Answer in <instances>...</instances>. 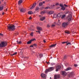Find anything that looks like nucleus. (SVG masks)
I'll return each instance as SVG.
<instances>
[{"mask_svg": "<svg viewBox=\"0 0 79 79\" xmlns=\"http://www.w3.org/2000/svg\"><path fill=\"white\" fill-rule=\"evenodd\" d=\"M7 30H9V31H14L15 29V26L13 24H9L7 26Z\"/></svg>", "mask_w": 79, "mask_h": 79, "instance_id": "1", "label": "nucleus"}, {"mask_svg": "<svg viewBox=\"0 0 79 79\" xmlns=\"http://www.w3.org/2000/svg\"><path fill=\"white\" fill-rule=\"evenodd\" d=\"M69 21H70V20H69L68 22H63L62 23V26L63 27H64V28H65L67 27V26H68L69 24V23H70V22H69Z\"/></svg>", "mask_w": 79, "mask_h": 79, "instance_id": "2", "label": "nucleus"}, {"mask_svg": "<svg viewBox=\"0 0 79 79\" xmlns=\"http://www.w3.org/2000/svg\"><path fill=\"white\" fill-rule=\"evenodd\" d=\"M7 45V42L5 41H2L0 43V47H4Z\"/></svg>", "mask_w": 79, "mask_h": 79, "instance_id": "3", "label": "nucleus"}, {"mask_svg": "<svg viewBox=\"0 0 79 79\" xmlns=\"http://www.w3.org/2000/svg\"><path fill=\"white\" fill-rule=\"evenodd\" d=\"M54 69V67H49L48 69H46L45 70V74H47L48 73V72L52 71H53Z\"/></svg>", "mask_w": 79, "mask_h": 79, "instance_id": "4", "label": "nucleus"}, {"mask_svg": "<svg viewBox=\"0 0 79 79\" xmlns=\"http://www.w3.org/2000/svg\"><path fill=\"white\" fill-rule=\"evenodd\" d=\"M75 75V74L74 73V72H71L69 75V77H73V76H74Z\"/></svg>", "mask_w": 79, "mask_h": 79, "instance_id": "5", "label": "nucleus"}, {"mask_svg": "<svg viewBox=\"0 0 79 79\" xmlns=\"http://www.w3.org/2000/svg\"><path fill=\"white\" fill-rule=\"evenodd\" d=\"M41 77L43 78V79H46V77L45 74L44 73H42L41 74Z\"/></svg>", "mask_w": 79, "mask_h": 79, "instance_id": "6", "label": "nucleus"}, {"mask_svg": "<svg viewBox=\"0 0 79 79\" xmlns=\"http://www.w3.org/2000/svg\"><path fill=\"white\" fill-rule=\"evenodd\" d=\"M60 77V74L55 75H54V79H57Z\"/></svg>", "mask_w": 79, "mask_h": 79, "instance_id": "7", "label": "nucleus"}, {"mask_svg": "<svg viewBox=\"0 0 79 79\" xmlns=\"http://www.w3.org/2000/svg\"><path fill=\"white\" fill-rule=\"evenodd\" d=\"M67 19H68V20H71L73 19H72V15H69L67 17Z\"/></svg>", "mask_w": 79, "mask_h": 79, "instance_id": "8", "label": "nucleus"}, {"mask_svg": "<svg viewBox=\"0 0 79 79\" xmlns=\"http://www.w3.org/2000/svg\"><path fill=\"white\" fill-rule=\"evenodd\" d=\"M62 75L63 76H64L65 77L67 75V73L65 71H62Z\"/></svg>", "mask_w": 79, "mask_h": 79, "instance_id": "9", "label": "nucleus"}, {"mask_svg": "<svg viewBox=\"0 0 79 79\" xmlns=\"http://www.w3.org/2000/svg\"><path fill=\"white\" fill-rule=\"evenodd\" d=\"M55 6V5H53V6H51V7L49 6L46 7L45 8V9H52V8H53V7Z\"/></svg>", "mask_w": 79, "mask_h": 79, "instance_id": "10", "label": "nucleus"}, {"mask_svg": "<svg viewBox=\"0 0 79 79\" xmlns=\"http://www.w3.org/2000/svg\"><path fill=\"white\" fill-rule=\"evenodd\" d=\"M34 40H35V39H33L29 41H28L27 42V44H31V42H32V41H34Z\"/></svg>", "mask_w": 79, "mask_h": 79, "instance_id": "11", "label": "nucleus"}, {"mask_svg": "<svg viewBox=\"0 0 79 79\" xmlns=\"http://www.w3.org/2000/svg\"><path fill=\"white\" fill-rule=\"evenodd\" d=\"M19 10H20V12H22V13H24L25 12V11L26 10L24 9H20Z\"/></svg>", "mask_w": 79, "mask_h": 79, "instance_id": "12", "label": "nucleus"}, {"mask_svg": "<svg viewBox=\"0 0 79 79\" xmlns=\"http://www.w3.org/2000/svg\"><path fill=\"white\" fill-rule=\"evenodd\" d=\"M56 71H58V69H60L61 68V66H60L58 65L56 67Z\"/></svg>", "mask_w": 79, "mask_h": 79, "instance_id": "13", "label": "nucleus"}, {"mask_svg": "<svg viewBox=\"0 0 79 79\" xmlns=\"http://www.w3.org/2000/svg\"><path fill=\"white\" fill-rule=\"evenodd\" d=\"M36 28L37 30H39V31H42V28L41 27H37Z\"/></svg>", "mask_w": 79, "mask_h": 79, "instance_id": "14", "label": "nucleus"}, {"mask_svg": "<svg viewBox=\"0 0 79 79\" xmlns=\"http://www.w3.org/2000/svg\"><path fill=\"white\" fill-rule=\"evenodd\" d=\"M61 16H62V15H61V13L58 14L57 15V18H60Z\"/></svg>", "mask_w": 79, "mask_h": 79, "instance_id": "15", "label": "nucleus"}, {"mask_svg": "<svg viewBox=\"0 0 79 79\" xmlns=\"http://www.w3.org/2000/svg\"><path fill=\"white\" fill-rule=\"evenodd\" d=\"M35 5H36V3H35L33 4L32 7H31L30 9H31V10H32V9H33V8H34L35 7Z\"/></svg>", "mask_w": 79, "mask_h": 79, "instance_id": "16", "label": "nucleus"}, {"mask_svg": "<svg viewBox=\"0 0 79 79\" xmlns=\"http://www.w3.org/2000/svg\"><path fill=\"white\" fill-rule=\"evenodd\" d=\"M53 18H57V15L56 14H55L53 15Z\"/></svg>", "mask_w": 79, "mask_h": 79, "instance_id": "17", "label": "nucleus"}, {"mask_svg": "<svg viewBox=\"0 0 79 79\" xmlns=\"http://www.w3.org/2000/svg\"><path fill=\"white\" fill-rule=\"evenodd\" d=\"M56 44L52 45L50 46H49V48H52L53 47H55V46H56Z\"/></svg>", "mask_w": 79, "mask_h": 79, "instance_id": "18", "label": "nucleus"}, {"mask_svg": "<svg viewBox=\"0 0 79 79\" xmlns=\"http://www.w3.org/2000/svg\"><path fill=\"white\" fill-rule=\"evenodd\" d=\"M39 9H40L39 7H37L35 9V11H38V12H39Z\"/></svg>", "mask_w": 79, "mask_h": 79, "instance_id": "19", "label": "nucleus"}, {"mask_svg": "<svg viewBox=\"0 0 79 79\" xmlns=\"http://www.w3.org/2000/svg\"><path fill=\"white\" fill-rule=\"evenodd\" d=\"M30 30H31V31H34V27L32 26H31Z\"/></svg>", "mask_w": 79, "mask_h": 79, "instance_id": "20", "label": "nucleus"}, {"mask_svg": "<svg viewBox=\"0 0 79 79\" xmlns=\"http://www.w3.org/2000/svg\"><path fill=\"white\" fill-rule=\"evenodd\" d=\"M53 13H54V11H51L49 12L48 13L49 15H52V14H53Z\"/></svg>", "mask_w": 79, "mask_h": 79, "instance_id": "21", "label": "nucleus"}, {"mask_svg": "<svg viewBox=\"0 0 79 79\" xmlns=\"http://www.w3.org/2000/svg\"><path fill=\"white\" fill-rule=\"evenodd\" d=\"M57 24L58 26H60V25H61V22H60V21L59 20L58 21Z\"/></svg>", "mask_w": 79, "mask_h": 79, "instance_id": "22", "label": "nucleus"}, {"mask_svg": "<svg viewBox=\"0 0 79 79\" xmlns=\"http://www.w3.org/2000/svg\"><path fill=\"white\" fill-rule=\"evenodd\" d=\"M45 17H43L40 18V20H45Z\"/></svg>", "mask_w": 79, "mask_h": 79, "instance_id": "23", "label": "nucleus"}, {"mask_svg": "<svg viewBox=\"0 0 79 79\" xmlns=\"http://www.w3.org/2000/svg\"><path fill=\"white\" fill-rule=\"evenodd\" d=\"M61 16H62L61 17V19H64V18H65V17H66V15H62Z\"/></svg>", "mask_w": 79, "mask_h": 79, "instance_id": "24", "label": "nucleus"}, {"mask_svg": "<svg viewBox=\"0 0 79 79\" xmlns=\"http://www.w3.org/2000/svg\"><path fill=\"white\" fill-rule=\"evenodd\" d=\"M45 13H46V11H45V10L42 11V12H41V15H44V14H45Z\"/></svg>", "mask_w": 79, "mask_h": 79, "instance_id": "25", "label": "nucleus"}, {"mask_svg": "<svg viewBox=\"0 0 79 79\" xmlns=\"http://www.w3.org/2000/svg\"><path fill=\"white\" fill-rule=\"evenodd\" d=\"M71 68L69 67L67 68L65 70V71H68L69 70H71Z\"/></svg>", "mask_w": 79, "mask_h": 79, "instance_id": "26", "label": "nucleus"}, {"mask_svg": "<svg viewBox=\"0 0 79 79\" xmlns=\"http://www.w3.org/2000/svg\"><path fill=\"white\" fill-rule=\"evenodd\" d=\"M65 33H66V34H70V32L69 31H65Z\"/></svg>", "mask_w": 79, "mask_h": 79, "instance_id": "27", "label": "nucleus"}, {"mask_svg": "<svg viewBox=\"0 0 79 79\" xmlns=\"http://www.w3.org/2000/svg\"><path fill=\"white\" fill-rule=\"evenodd\" d=\"M3 10V6L2 5L0 6V11H2Z\"/></svg>", "mask_w": 79, "mask_h": 79, "instance_id": "28", "label": "nucleus"}, {"mask_svg": "<svg viewBox=\"0 0 79 79\" xmlns=\"http://www.w3.org/2000/svg\"><path fill=\"white\" fill-rule=\"evenodd\" d=\"M33 13L32 12V11H29L28 12V14L29 15H32V14Z\"/></svg>", "mask_w": 79, "mask_h": 79, "instance_id": "29", "label": "nucleus"}, {"mask_svg": "<svg viewBox=\"0 0 79 79\" xmlns=\"http://www.w3.org/2000/svg\"><path fill=\"white\" fill-rule=\"evenodd\" d=\"M23 2V0H20L19 1L18 3L19 4H20V3H22Z\"/></svg>", "mask_w": 79, "mask_h": 79, "instance_id": "30", "label": "nucleus"}, {"mask_svg": "<svg viewBox=\"0 0 79 79\" xmlns=\"http://www.w3.org/2000/svg\"><path fill=\"white\" fill-rule=\"evenodd\" d=\"M42 5H43V3H42V2H41L39 4V6H42Z\"/></svg>", "mask_w": 79, "mask_h": 79, "instance_id": "31", "label": "nucleus"}, {"mask_svg": "<svg viewBox=\"0 0 79 79\" xmlns=\"http://www.w3.org/2000/svg\"><path fill=\"white\" fill-rule=\"evenodd\" d=\"M61 9L64 10H65V8L64 7V6H63V7H61Z\"/></svg>", "mask_w": 79, "mask_h": 79, "instance_id": "32", "label": "nucleus"}, {"mask_svg": "<svg viewBox=\"0 0 79 79\" xmlns=\"http://www.w3.org/2000/svg\"><path fill=\"white\" fill-rule=\"evenodd\" d=\"M39 56H40V58H42V57L43 55H42L40 54Z\"/></svg>", "mask_w": 79, "mask_h": 79, "instance_id": "33", "label": "nucleus"}, {"mask_svg": "<svg viewBox=\"0 0 79 79\" xmlns=\"http://www.w3.org/2000/svg\"><path fill=\"white\" fill-rule=\"evenodd\" d=\"M22 42L21 41H19V42H18L17 44H21Z\"/></svg>", "mask_w": 79, "mask_h": 79, "instance_id": "34", "label": "nucleus"}, {"mask_svg": "<svg viewBox=\"0 0 79 79\" xmlns=\"http://www.w3.org/2000/svg\"><path fill=\"white\" fill-rule=\"evenodd\" d=\"M67 42H62L61 43L62 44H66V43H67Z\"/></svg>", "mask_w": 79, "mask_h": 79, "instance_id": "35", "label": "nucleus"}, {"mask_svg": "<svg viewBox=\"0 0 79 79\" xmlns=\"http://www.w3.org/2000/svg\"><path fill=\"white\" fill-rule=\"evenodd\" d=\"M30 35H31V36H33V32L31 33Z\"/></svg>", "mask_w": 79, "mask_h": 79, "instance_id": "36", "label": "nucleus"}, {"mask_svg": "<svg viewBox=\"0 0 79 79\" xmlns=\"http://www.w3.org/2000/svg\"><path fill=\"white\" fill-rule=\"evenodd\" d=\"M69 44V45H71V43H66V45H68Z\"/></svg>", "mask_w": 79, "mask_h": 79, "instance_id": "37", "label": "nucleus"}, {"mask_svg": "<svg viewBox=\"0 0 79 79\" xmlns=\"http://www.w3.org/2000/svg\"><path fill=\"white\" fill-rule=\"evenodd\" d=\"M55 25L54 24L52 25V27H55Z\"/></svg>", "mask_w": 79, "mask_h": 79, "instance_id": "38", "label": "nucleus"}, {"mask_svg": "<svg viewBox=\"0 0 79 79\" xmlns=\"http://www.w3.org/2000/svg\"><path fill=\"white\" fill-rule=\"evenodd\" d=\"M60 6H61V7H63V6H63L62 4H60Z\"/></svg>", "mask_w": 79, "mask_h": 79, "instance_id": "39", "label": "nucleus"}, {"mask_svg": "<svg viewBox=\"0 0 79 79\" xmlns=\"http://www.w3.org/2000/svg\"><path fill=\"white\" fill-rule=\"evenodd\" d=\"M0 35L1 36H3V34L2 33H0Z\"/></svg>", "mask_w": 79, "mask_h": 79, "instance_id": "40", "label": "nucleus"}, {"mask_svg": "<svg viewBox=\"0 0 79 79\" xmlns=\"http://www.w3.org/2000/svg\"><path fill=\"white\" fill-rule=\"evenodd\" d=\"M17 54V52H15V53L13 54V55H16Z\"/></svg>", "mask_w": 79, "mask_h": 79, "instance_id": "41", "label": "nucleus"}, {"mask_svg": "<svg viewBox=\"0 0 79 79\" xmlns=\"http://www.w3.org/2000/svg\"><path fill=\"white\" fill-rule=\"evenodd\" d=\"M74 66L75 67H77V64H74Z\"/></svg>", "mask_w": 79, "mask_h": 79, "instance_id": "42", "label": "nucleus"}, {"mask_svg": "<svg viewBox=\"0 0 79 79\" xmlns=\"http://www.w3.org/2000/svg\"><path fill=\"white\" fill-rule=\"evenodd\" d=\"M50 26L49 25H47V27H50Z\"/></svg>", "mask_w": 79, "mask_h": 79, "instance_id": "43", "label": "nucleus"}, {"mask_svg": "<svg viewBox=\"0 0 79 79\" xmlns=\"http://www.w3.org/2000/svg\"><path fill=\"white\" fill-rule=\"evenodd\" d=\"M33 45H34V46H37V44H33Z\"/></svg>", "mask_w": 79, "mask_h": 79, "instance_id": "44", "label": "nucleus"}, {"mask_svg": "<svg viewBox=\"0 0 79 79\" xmlns=\"http://www.w3.org/2000/svg\"><path fill=\"white\" fill-rule=\"evenodd\" d=\"M64 6H66V7H68V6L66 4H64Z\"/></svg>", "mask_w": 79, "mask_h": 79, "instance_id": "45", "label": "nucleus"}, {"mask_svg": "<svg viewBox=\"0 0 79 79\" xmlns=\"http://www.w3.org/2000/svg\"><path fill=\"white\" fill-rule=\"evenodd\" d=\"M68 13H69V11H67L66 14H68Z\"/></svg>", "mask_w": 79, "mask_h": 79, "instance_id": "46", "label": "nucleus"}, {"mask_svg": "<svg viewBox=\"0 0 79 79\" xmlns=\"http://www.w3.org/2000/svg\"><path fill=\"white\" fill-rule=\"evenodd\" d=\"M30 47H33L34 46H33V45H32L30 46Z\"/></svg>", "mask_w": 79, "mask_h": 79, "instance_id": "47", "label": "nucleus"}, {"mask_svg": "<svg viewBox=\"0 0 79 79\" xmlns=\"http://www.w3.org/2000/svg\"><path fill=\"white\" fill-rule=\"evenodd\" d=\"M47 64H50V62H47Z\"/></svg>", "mask_w": 79, "mask_h": 79, "instance_id": "48", "label": "nucleus"}, {"mask_svg": "<svg viewBox=\"0 0 79 79\" xmlns=\"http://www.w3.org/2000/svg\"><path fill=\"white\" fill-rule=\"evenodd\" d=\"M56 5H59V3H57L56 4Z\"/></svg>", "mask_w": 79, "mask_h": 79, "instance_id": "49", "label": "nucleus"}, {"mask_svg": "<svg viewBox=\"0 0 79 79\" xmlns=\"http://www.w3.org/2000/svg\"><path fill=\"white\" fill-rule=\"evenodd\" d=\"M43 41H44V43H45V42H46V41H45V40H44Z\"/></svg>", "mask_w": 79, "mask_h": 79, "instance_id": "50", "label": "nucleus"}, {"mask_svg": "<svg viewBox=\"0 0 79 79\" xmlns=\"http://www.w3.org/2000/svg\"><path fill=\"white\" fill-rule=\"evenodd\" d=\"M29 19H32V18H31V17H30L29 18Z\"/></svg>", "mask_w": 79, "mask_h": 79, "instance_id": "51", "label": "nucleus"}, {"mask_svg": "<svg viewBox=\"0 0 79 79\" xmlns=\"http://www.w3.org/2000/svg\"><path fill=\"white\" fill-rule=\"evenodd\" d=\"M38 32L39 33V34H40V31H38Z\"/></svg>", "mask_w": 79, "mask_h": 79, "instance_id": "52", "label": "nucleus"}, {"mask_svg": "<svg viewBox=\"0 0 79 79\" xmlns=\"http://www.w3.org/2000/svg\"><path fill=\"white\" fill-rule=\"evenodd\" d=\"M43 8H44L42 7V8H41L40 9H41V10H42V9H43Z\"/></svg>", "mask_w": 79, "mask_h": 79, "instance_id": "53", "label": "nucleus"}, {"mask_svg": "<svg viewBox=\"0 0 79 79\" xmlns=\"http://www.w3.org/2000/svg\"><path fill=\"white\" fill-rule=\"evenodd\" d=\"M4 14H5V13H4V12L2 13V15H4Z\"/></svg>", "mask_w": 79, "mask_h": 79, "instance_id": "54", "label": "nucleus"}, {"mask_svg": "<svg viewBox=\"0 0 79 79\" xmlns=\"http://www.w3.org/2000/svg\"><path fill=\"white\" fill-rule=\"evenodd\" d=\"M45 2H44H44H43V3H45Z\"/></svg>", "mask_w": 79, "mask_h": 79, "instance_id": "55", "label": "nucleus"}, {"mask_svg": "<svg viewBox=\"0 0 79 79\" xmlns=\"http://www.w3.org/2000/svg\"><path fill=\"white\" fill-rule=\"evenodd\" d=\"M10 55H11V56H13V54H11Z\"/></svg>", "mask_w": 79, "mask_h": 79, "instance_id": "56", "label": "nucleus"}, {"mask_svg": "<svg viewBox=\"0 0 79 79\" xmlns=\"http://www.w3.org/2000/svg\"><path fill=\"white\" fill-rule=\"evenodd\" d=\"M17 34L18 35V34H19V33L17 32Z\"/></svg>", "mask_w": 79, "mask_h": 79, "instance_id": "57", "label": "nucleus"}, {"mask_svg": "<svg viewBox=\"0 0 79 79\" xmlns=\"http://www.w3.org/2000/svg\"><path fill=\"white\" fill-rule=\"evenodd\" d=\"M7 10H8L7 9H6V11H7Z\"/></svg>", "mask_w": 79, "mask_h": 79, "instance_id": "58", "label": "nucleus"}, {"mask_svg": "<svg viewBox=\"0 0 79 79\" xmlns=\"http://www.w3.org/2000/svg\"><path fill=\"white\" fill-rule=\"evenodd\" d=\"M72 32V33H73V32H74V31H73Z\"/></svg>", "mask_w": 79, "mask_h": 79, "instance_id": "59", "label": "nucleus"}, {"mask_svg": "<svg viewBox=\"0 0 79 79\" xmlns=\"http://www.w3.org/2000/svg\"><path fill=\"white\" fill-rule=\"evenodd\" d=\"M0 4H1V1H0Z\"/></svg>", "mask_w": 79, "mask_h": 79, "instance_id": "60", "label": "nucleus"}, {"mask_svg": "<svg viewBox=\"0 0 79 79\" xmlns=\"http://www.w3.org/2000/svg\"><path fill=\"white\" fill-rule=\"evenodd\" d=\"M46 63H47V61H46Z\"/></svg>", "mask_w": 79, "mask_h": 79, "instance_id": "61", "label": "nucleus"}, {"mask_svg": "<svg viewBox=\"0 0 79 79\" xmlns=\"http://www.w3.org/2000/svg\"><path fill=\"white\" fill-rule=\"evenodd\" d=\"M36 32H38V31H36Z\"/></svg>", "mask_w": 79, "mask_h": 79, "instance_id": "62", "label": "nucleus"}, {"mask_svg": "<svg viewBox=\"0 0 79 79\" xmlns=\"http://www.w3.org/2000/svg\"><path fill=\"white\" fill-rule=\"evenodd\" d=\"M40 16H40H40H40Z\"/></svg>", "mask_w": 79, "mask_h": 79, "instance_id": "63", "label": "nucleus"}, {"mask_svg": "<svg viewBox=\"0 0 79 79\" xmlns=\"http://www.w3.org/2000/svg\"><path fill=\"white\" fill-rule=\"evenodd\" d=\"M2 0V1H3V0Z\"/></svg>", "mask_w": 79, "mask_h": 79, "instance_id": "64", "label": "nucleus"}]
</instances>
